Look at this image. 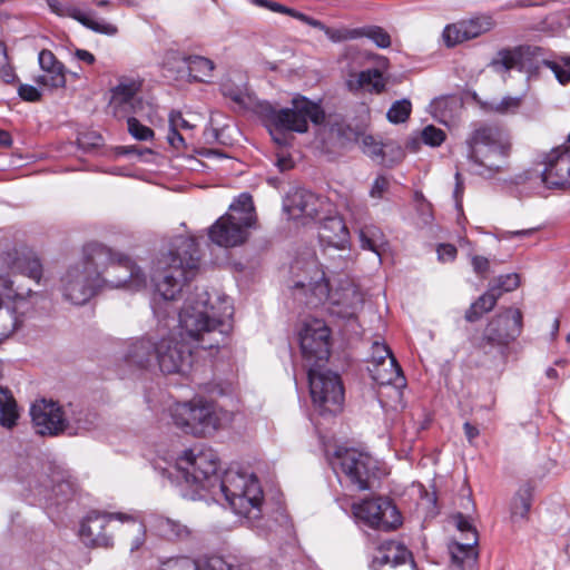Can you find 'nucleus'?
<instances>
[{"label": "nucleus", "mask_w": 570, "mask_h": 570, "mask_svg": "<svg viewBox=\"0 0 570 570\" xmlns=\"http://www.w3.org/2000/svg\"><path fill=\"white\" fill-rule=\"evenodd\" d=\"M478 543V538L472 534V538H466L465 542H454L450 547L451 558L456 564H462L466 558H475L476 553L474 547Z\"/></svg>", "instance_id": "41"}, {"label": "nucleus", "mask_w": 570, "mask_h": 570, "mask_svg": "<svg viewBox=\"0 0 570 570\" xmlns=\"http://www.w3.org/2000/svg\"><path fill=\"white\" fill-rule=\"evenodd\" d=\"M209 498L216 502L224 499L236 514L249 520L262 514L263 491L254 474L228 469Z\"/></svg>", "instance_id": "7"}, {"label": "nucleus", "mask_w": 570, "mask_h": 570, "mask_svg": "<svg viewBox=\"0 0 570 570\" xmlns=\"http://www.w3.org/2000/svg\"><path fill=\"white\" fill-rule=\"evenodd\" d=\"M500 293H495V288H490L481 295L466 311L465 320L468 322L478 321L484 313L490 312L497 304Z\"/></svg>", "instance_id": "35"}, {"label": "nucleus", "mask_w": 570, "mask_h": 570, "mask_svg": "<svg viewBox=\"0 0 570 570\" xmlns=\"http://www.w3.org/2000/svg\"><path fill=\"white\" fill-rule=\"evenodd\" d=\"M455 523L458 530L465 534V539L472 538V534H474L478 538L476 530L474 529L470 520L465 518L462 513H458L455 515Z\"/></svg>", "instance_id": "57"}, {"label": "nucleus", "mask_w": 570, "mask_h": 570, "mask_svg": "<svg viewBox=\"0 0 570 570\" xmlns=\"http://www.w3.org/2000/svg\"><path fill=\"white\" fill-rule=\"evenodd\" d=\"M41 264L37 258L20 257L16 250L0 254V336L4 341L23 323L27 298L32 291L22 284L24 277L40 281Z\"/></svg>", "instance_id": "2"}, {"label": "nucleus", "mask_w": 570, "mask_h": 570, "mask_svg": "<svg viewBox=\"0 0 570 570\" xmlns=\"http://www.w3.org/2000/svg\"><path fill=\"white\" fill-rule=\"evenodd\" d=\"M99 279L85 246L82 258L69 265L61 275L59 291L65 301L83 305L101 289Z\"/></svg>", "instance_id": "15"}, {"label": "nucleus", "mask_w": 570, "mask_h": 570, "mask_svg": "<svg viewBox=\"0 0 570 570\" xmlns=\"http://www.w3.org/2000/svg\"><path fill=\"white\" fill-rule=\"evenodd\" d=\"M160 570H196V559L189 557H171L159 559Z\"/></svg>", "instance_id": "46"}, {"label": "nucleus", "mask_w": 570, "mask_h": 570, "mask_svg": "<svg viewBox=\"0 0 570 570\" xmlns=\"http://www.w3.org/2000/svg\"><path fill=\"white\" fill-rule=\"evenodd\" d=\"M169 128L179 131L180 129H191L193 125L186 120L179 111H171L169 115Z\"/></svg>", "instance_id": "59"}, {"label": "nucleus", "mask_w": 570, "mask_h": 570, "mask_svg": "<svg viewBox=\"0 0 570 570\" xmlns=\"http://www.w3.org/2000/svg\"><path fill=\"white\" fill-rule=\"evenodd\" d=\"M75 56L79 60H81V61H83V62H86L88 65H92L95 62V56L91 52L87 51V50L77 49L76 52H75Z\"/></svg>", "instance_id": "64"}, {"label": "nucleus", "mask_w": 570, "mask_h": 570, "mask_svg": "<svg viewBox=\"0 0 570 570\" xmlns=\"http://www.w3.org/2000/svg\"><path fill=\"white\" fill-rule=\"evenodd\" d=\"M549 68L553 70L556 77L561 83L570 81V57L562 60V65L551 62Z\"/></svg>", "instance_id": "54"}, {"label": "nucleus", "mask_w": 570, "mask_h": 570, "mask_svg": "<svg viewBox=\"0 0 570 570\" xmlns=\"http://www.w3.org/2000/svg\"><path fill=\"white\" fill-rule=\"evenodd\" d=\"M354 517L366 525L379 530H393L401 524V514L386 498L366 499L353 503Z\"/></svg>", "instance_id": "19"}, {"label": "nucleus", "mask_w": 570, "mask_h": 570, "mask_svg": "<svg viewBox=\"0 0 570 570\" xmlns=\"http://www.w3.org/2000/svg\"><path fill=\"white\" fill-rule=\"evenodd\" d=\"M233 305L227 296L196 286L178 314L179 331L158 341L156 361L165 374L189 372L193 348H218L230 331Z\"/></svg>", "instance_id": "1"}, {"label": "nucleus", "mask_w": 570, "mask_h": 570, "mask_svg": "<svg viewBox=\"0 0 570 570\" xmlns=\"http://www.w3.org/2000/svg\"><path fill=\"white\" fill-rule=\"evenodd\" d=\"M367 368L371 377L379 385H393L395 389H401L405 385V380L396 358L385 360L384 364L372 365Z\"/></svg>", "instance_id": "31"}, {"label": "nucleus", "mask_w": 570, "mask_h": 570, "mask_svg": "<svg viewBox=\"0 0 570 570\" xmlns=\"http://www.w3.org/2000/svg\"><path fill=\"white\" fill-rule=\"evenodd\" d=\"M55 482V485H52L50 490L47 487H38L36 494L43 498L46 501H55L56 504H60L73 493V487L69 481L57 480Z\"/></svg>", "instance_id": "37"}, {"label": "nucleus", "mask_w": 570, "mask_h": 570, "mask_svg": "<svg viewBox=\"0 0 570 570\" xmlns=\"http://www.w3.org/2000/svg\"><path fill=\"white\" fill-rule=\"evenodd\" d=\"M395 358L385 343L374 342L372 345V356L370 365H381L385 363V360Z\"/></svg>", "instance_id": "51"}, {"label": "nucleus", "mask_w": 570, "mask_h": 570, "mask_svg": "<svg viewBox=\"0 0 570 570\" xmlns=\"http://www.w3.org/2000/svg\"><path fill=\"white\" fill-rule=\"evenodd\" d=\"M89 262L94 264L101 289L127 288L139 291L147 286V276L127 255L101 244L87 245Z\"/></svg>", "instance_id": "5"}, {"label": "nucleus", "mask_w": 570, "mask_h": 570, "mask_svg": "<svg viewBox=\"0 0 570 570\" xmlns=\"http://www.w3.org/2000/svg\"><path fill=\"white\" fill-rule=\"evenodd\" d=\"M111 520L121 523L118 531L129 542L130 551L134 552L142 547L146 539V524L137 515L122 512L100 513L90 512L80 524L79 535L87 546L111 547L112 538L105 532Z\"/></svg>", "instance_id": "8"}, {"label": "nucleus", "mask_w": 570, "mask_h": 570, "mask_svg": "<svg viewBox=\"0 0 570 570\" xmlns=\"http://www.w3.org/2000/svg\"><path fill=\"white\" fill-rule=\"evenodd\" d=\"M175 521L176 520L174 519L166 518L159 514H150L148 518V524L150 530L158 537H161L169 541L170 538L173 537Z\"/></svg>", "instance_id": "42"}, {"label": "nucleus", "mask_w": 570, "mask_h": 570, "mask_svg": "<svg viewBox=\"0 0 570 570\" xmlns=\"http://www.w3.org/2000/svg\"><path fill=\"white\" fill-rule=\"evenodd\" d=\"M540 178L549 189H563L570 186V148L559 147L547 154Z\"/></svg>", "instance_id": "22"}, {"label": "nucleus", "mask_w": 570, "mask_h": 570, "mask_svg": "<svg viewBox=\"0 0 570 570\" xmlns=\"http://www.w3.org/2000/svg\"><path fill=\"white\" fill-rule=\"evenodd\" d=\"M327 205L326 199L316 194L298 188L289 193L284 202V209L292 219L317 217Z\"/></svg>", "instance_id": "23"}, {"label": "nucleus", "mask_w": 570, "mask_h": 570, "mask_svg": "<svg viewBox=\"0 0 570 570\" xmlns=\"http://www.w3.org/2000/svg\"><path fill=\"white\" fill-rule=\"evenodd\" d=\"M411 552L400 542L387 541L383 543L372 561V568L379 570L383 566L396 567L411 559Z\"/></svg>", "instance_id": "30"}, {"label": "nucleus", "mask_w": 570, "mask_h": 570, "mask_svg": "<svg viewBox=\"0 0 570 570\" xmlns=\"http://www.w3.org/2000/svg\"><path fill=\"white\" fill-rule=\"evenodd\" d=\"M345 86L351 92L381 94L385 90L382 70L389 67L387 58L351 47L345 52Z\"/></svg>", "instance_id": "10"}, {"label": "nucleus", "mask_w": 570, "mask_h": 570, "mask_svg": "<svg viewBox=\"0 0 570 570\" xmlns=\"http://www.w3.org/2000/svg\"><path fill=\"white\" fill-rule=\"evenodd\" d=\"M193 537V531L186 524L175 521L170 541H187Z\"/></svg>", "instance_id": "58"}, {"label": "nucleus", "mask_w": 570, "mask_h": 570, "mask_svg": "<svg viewBox=\"0 0 570 570\" xmlns=\"http://www.w3.org/2000/svg\"><path fill=\"white\" fill-rule=\"evenodd\" d=\"M522 97H503L501 100H494L485 105V109L500 115L514 114L521 106Z\"/></svg>", "instance_id": "43"}, {"label": "nucleus", "mask_w": 570, "mask_h": 570, "mask_svg": "<svg viewBox=\"0 0 570 570\" xmlns=\"http://www.w3.org/2000/svg\"><path fill=\"white\" fill-rule=\"evenodd\" d=\"M32 424L37 434L56 436L65 433L68 417L62 407L53 401H36L30 409Z\"/></svg>", "instance_id": "20"}, {"label": "nucleus", "mask_w": 570, "mask_h": 570, "mask_svg": "<svg viewBox=\"0 0 570 570\" xmlns=\"http://www.w3.org/2000/svg\"><path fill=\"white\" fill-rule=\"evenodd\" d=\"M157 348L158 342H155L149 337L136 338L128 344L125 353V360L131 365L140 368H147L154 363V361H156Z\"/></svg>", "instance_id": "29"}, {"label": "nucleus", "mask_w": 570, "mask_h": 570, "mask_svg": "<svg viewBox=\"0 0 570 570\" xmlns=\"http://www.w3.org/2000/svg\"><path fill=\"white\" fill-rule=\"evenodd\" d=\"M38 61L42 75L36 78L37 83L50 89L63 88L66 86V68L50 50H41Z\"/></svg>", "instance_id": "27"}, {"label": "nucleus", "mask_w": 570, "mask_h": 570, "mask_svg": "<svg viewBox=\"0 0 570 570\" xmlns=\"http://www.w3.org/2000/svg\"><path fill=\"white\" fill-rule=\"evenodd\" d=\"M294 291L296 296L299 293L305 295V303L311 306L328 302L331 313L342 318L355 316L363 305V294L353 281L344 277L337 279L334 285L325 278V273L318 269L307 282H295Z\"/></svg>", "instance_id": "4"}, {"label": "nucleus", "mask_w": 570, "mask_h": 570, "mask_svg": "<svg viewBox=\"0 0 570 570\" xmlns=\"http://www.w3.org/2000/svg\"><path fill=\"white\" fill-rule=\"evenodd\" d=\"M421 139L425 145L438 147L444 141L445 132L433 125H429L421 131Z\"/></svg>", "instance_id": "50"}, {"label": "nucleus", "mask_w": 570, "mask_h": 570, "mask_svg": "<svg viewBox=\"0 0 570 570\" xmlns=\"http://www.w3.org/2000/svg\"><path fill=\"white\" fill-rule=\"evenodd\" d=\"M521 311L507 308L488 323L476 346L484 354H490L495 350L499 354L504 355L507 347L521 334Z\"/></svg>", "instance_id": "16"}, {"label": "nucleus", "mask_w": 570, "mask_h": 570, "mask_svg": "<svg viewBox=\"0 0 570 570\" xmlns=\"http://www.w3.org/2000/svg\"><path fill=\"white\" fill-rule=\"evenodd\" d=\"M330 464L340 481L344 478L356 491L372 489L380 474L377 461L354 448L338 446L331 455Z\"/></svg>", "instance_id": "14"}, {"label": "nucleus", "mask_w": 570, "mask_h": 570, "mask_svg": "<svg viewBox=\"0 0 570 570\" xmlns=\"http://www.w3.org/2000/svg\"><path fill=\"white\" fill-rule=\"evenodd\" d=\"M299 345L304 366H325L330 356V328L322 320L304 323L299 332Z\"/></svg>", "instance_id": "18"}, {"label": "nucleus", "mask_w": 570, "mask_h": 570, "mask_svg": "<svg viewBox=\"0 0 570 570\" xmlns=\"http://www.w3.org/2000/svg\"><path fill=\"white\" fill-rule=\"evenodd\" d=\"M18 94L21 99L29 102L39 101L41 98V92L36 87L26 83L19 86Z\"/></svg>", "instance_id": "55"}, {"label": "nucleus", "mask_w": 570, "mask_h": 570, "mask_svg": "<svg viewBox=\"0 0 570 570\" xmlns=\"http://www.w3.org/2000/svg\"><path fill=\"white\" fill-rule=\"evenodd\" d=\"M167 140L175 149H183L186 147L185 137L177 130L169 128Z\"/></svg>", "instance_id": "61"}, {"label": "nucleus", "mask_w": 570, "mask_h": 570, "mask_svg": "<svg viewBox=\"0 0 570 570\" xmlns=\"http://www.w3.org/2000/svg\"><path fill=\"white\" fill-rule=\"evenodd\" d=\"M14 77L13 69L9 63L7 47L0 41V78L9 83L14 80Z\"/></svg>", "instance_id": "52"}, {"label": "nucleus", "mask_w": 570, "mask_h": 570, "mask_svg": "<svg viewBox=\"0 0 570 570\" xmlns=\"http://www.w3.org/2000/svg\"><path fill=\"white\" fill-rule=\"evenodd\" d=\"M97 421L96 413L80 411L72 419H68V426L65 432L72 435L90 431L97 426Z\"/></svg>", "instance_id": "40"}, {"label": "nucleus", "mask_w": 570, "mask_h": 570, "mask_svg": "<svg viewBox=\"0 0 570 570\" xmlns=\"http://www.w3.org/2000/svg\"><path fill=\"white\" fill-rule=\"evenodd\" d=\"M46 2L53 13L61 17H70L97 33L115 36L118 31L115 24L104 19H96L91 13H85L78 8L63 3L60 0H46Z\"/></svg>", "instance_id": "26"}, {"label": "nucleus", "mask_w": 570, "mask_h": 570, "mask_svg": "<svg viewBox=\"0 0 570 570\" xmlns=\"http://www.w3.org/2000/svg\"><path fill=\"white\" fill-rule=\"evenodd\" d=\"M324 118L322 108L303 96L293 98L291 107L281 109L269 107L265 114L266 127L273 140L279 146L289 144L287 132H306L308 121L320 125Z\"/></svg>", "instance_id": "9"}, {"label": "nucleus", "mask_w": 570, "mask_h": 570, "mask_svg": "<svg viewBox=\"0 0 570 570\" xmlns=\"http://www.w3.org/2000/svg\"><path fill=\"white\" fill-rule=\"evenodd\" d=\"M220 91L224 97L229 98L239 108H246L252 101L247 87L238 85L230 79L222 83Z\"/></svg>", "instance_id": "39"}, {"label": "nucleus", "mask_w": 570, "mask_h": 570, "mask_svg": "<svg viewBox=\"0 0 570 570\" xmlns=\"http://www.w3.org/2000/svg\"><path fill=\"white\" fill-rule=\"evenodd\" d=\"M493 21L490 17H476L449 24L443 30V39L448 47L474 39L491 30Z\"/></svg>", "instance_id": "25"}, {"label": "nucleus", "mask_w": 570, "mask_h": 570, "mask_svg": "<svg viewBox=\"0 0 570 570\" xmlns=\"http://www.w3.org/2000/svg\"><path fill=\"white\" fill-rule=\"evenodd\" d=\"M389 147L390 145H383L381 141H377L373 136H364L362 138L363 153L374 160L384 161L385 149Z\"/></svg>", "instance_id": "45"}, {"label": "nucleus", "mask_w": 570, "mask_h": 570, "mask_svg": "<svg viewBox=\"0 0 570 570\" xmlns=\"http://www.w3.org/2000/svg\"><path fill=\"white\" fill-rule=\"evenodd\" d=\"M501 63L504 69L518 68L527 73L538 72L541 66L549 67V61L540 47H521L514 51L501 53Z\"/></svg>", "instance_id": "24"}, {"label": "nucleus", "mask_w": 570, "mask_h": 570, "mask_svg": "<svg viewBox=\"0 0 570 570\" xmlns=\"http://www.w3.org/2000/svg\"><path fill=\"white\" fill-rule=\"evenodd\" d=\"M293 17H295V18H297V19H299L301 21H303V22H305V23H307L308 26H312V27H314V28H317V29H325L324 24H323L321 21L315 20V19H313V18H311V17H307V16H305V14L301 13V12H296V11H295V12H294V14H293Z\"/></svg>", "instance_id": "63"}, {"label": "nucleus", "mask_w": 570, "mask_h": 570, "mask_svg": "<svg viewBox=\"0 0 570 570\" xmlns=\"http://www.w3.org/2000/svg\"><path fill=\"white\" fill-rule=\"evenodd\" d=\"M348 236V229L341 217H326L320 226L318 237L325 249L346 252Z\"/></svg>", "instance_id": "28"}, {"label": "nucleus", "mask_w": 570, "mask_h": 570, "mask_svg": "<svg viewBox=\"0 0 570 570\" xmlns=\"http://www.w3.org/2000/svg\"><path fill=\"white\" fill-rule=\"evenodd\" d=\"M306 370L314 405L322 414L340 412L344 401V387L340 376L324 370V366H309Z\"/></svg>", "instance_id": "17"}, {"label": "nucleus", "mask_w": 570, "mask_h": 570, "mask_svg": "<svg viewBox=\"0 0 570 570\" xmlns=\"http://www.w3.org/2000/svg\"><path fill=\"white\" fill-rule=\"evenodd\" d=\"M535 232L534 228L520 229V230H507L503 232L502 237L504 239H512L514 237H528Z\"/></svg>", "instance_id": "62"}, {"label": "nucleus", "mask_w": 570, "mask_h": 570, "mask_svg": "<svg viewBox=\"0 0 570 570\" xmlns=\"http://www.w3.org/2000/svg\"><path fill=\"white\" fill-rule=\"evenodd\" d=\"M531 508V491L528 488L520 489L511 502V520L518 523L528 518Z\"/></svg>", "instance_id": "38"}, {"label": "nucleus", "mask_w": 570, "mask_h": 570, "mask_svg": "<svg viewBox=\"0 0 570 570\" xmlns=\"http://www.w3.org/2000/svg\"><path fill=\"white\" fill-rule=\"evenodd\" d=\"M169 412L178 429L195 436L213 434L228 419L226 411L204 397L175 403L170 406Z\"/></svg>", "instance_id": "11"}, {"label": "nucleus", "mask_w": 570, "mask_h": 570, "mask_svg": "<svg viewBox=\"0 0 570 570\" xmlns=\"http://www.w3.org/2000/svg\"><path fill=\"white\" fill-rule=\"evenodd\" d=\"M129 134L137 140L147 141L154 138V131L149 127L140 124L132 115L127 117Z\"/></svg>", "instance_id": "48"}, {"label": "nucleus", "mask_w": 570, "mask_h": 570, "mask_svg": "<svg viewBox=\"0 0 570 570\" xmlns=\"http://www.w3.org/2000/svg\"><path fill=\"white\" fill-rule=\"evenodd\" d=\"M468 158L472 163V171L485 178L505 169L511 151L510 136L501 128L482 126L473 130L469 139Z\"/></svg>", "instance_id": "6"}, {"label": "nucleus", "mask_w": 570, "mask_h": 570, "mask_svg": "<svg viewBox=\"0 0 570 570\" xmlns=\"http://www.w3.org/2000/svg\"><path fill=\"white\" fill-rule=\"evenodd\" d=\"M255 224V212L252 196L242 194L228 212L219 217L209 228L208 235L213 243L222 247L242 245L248 237V228Z\"/></svg>", "instance_id": "13"}, {"label": "nucleus", "mask_w": 570, "mask_h": 570, "mask_svg": "<svg viewBox=\"0 0 570 570\" xmlns=\"http://www.w3.org/2000/svg\"><path fill=\"white\" fill-rule=\"evenodd\" d=\"M187 70L188 81L208 82L215 68L214 62L203 56H187L183 58Z\"/></svg>", "instance_id": "32"}, {"label": "nucleus", "mask_w": 570, "mask_h": 570, "mask_svg": "<svg viewBox=\"0 0 570 570\" xmlns=\"http://www.w3.org/2000/svg\"><path fill=\"white\" fill-rule=\"evenodd\" d=\"M196 570H250L247 564L234 563L222 556H203L196 559Z\"/></svg>", "instance_id": "36"}, {"label": "nucleus", "mask_w": 570, "mask_h": 570, "mask_svg": "<svg viewBox=\"0 0 570 570\" xmlns=\"http://www.w3.org/2000/svg\"><path fill=\"white\" fill-rule=\"evenodd\" d=\"M412 105L407 99L396 100L387 110L386 117L392 124H402L407 120L411 115Z\"/></svg>", "instance_id": "44"}, {"label": "nucleus", "mask_w": 570, "mask_h": 570, "mask_svg": "<svg viewBox=\"0 0 570 570\" xmlns=\"http://www.w3.org/2000/svg\"><path fill=\"white\" fill-rule=\"evenodd\" d=\"M140 89L141 82L132 78H121L111 89L109 108L116 118L122 119L141 114L144 101L138 97Z\"/></svg>", "instance_id": "21"}, {"label": "nucleus", "mask_w": 570, "mask_h": 570, "mask_svg": "<svg viewBox=\"0 0 570 570\" xmlns=\"http://www.w3.org/2000/svg\"><path fill=\"white\" fill-rule=\"evenodd\" d=\"M199 250L193 237L177 236L168 252L157 259L151 281L165 301H173L199 266Z\"/></svg>", "instance_id": "3"}, {"label": "nucleus", "mask_w": 570, "mask_h": 570, "mask_svg": "<svg viewBox=\"0 0 570 570\" xmlns=\"http://www.w3.org/2000/svg\"><path fill=\"white\" fill-rule=\"evenodd\" d=\"M471 264L474 273L480 277H485V275L490 272V261L484 256H472Z\"/></svg>", "instance_id": "56"}, {"label": "nucleus", "mask_w": 570, "mask_h": 570, "mask_svg": "<svg viewBox=\"0 0 570 570\" xmlns=\"http://www.w3.org/2000/svg\"><path fill=\"white\" fill-rule=\"evenodd\" d=\"M360 246L362 249L373 252L381 261L382 253L386 245L383 232L374 225H365L358 230Z\"/></svg>", "instance_id": "33"}, {"label": "nucleus", "mask_w": 570, "mask_h": 570, "mask_svg": "<svg viewBox=\"0 0 570 570\" xmlns=\"http://www.w3.org/2000/svg\"><path fill=\"white\" fill-rule=\"evenodd\" d=\"M390 188V181L385 176H377L370 189V197L376 200L384 198Z\"/></svg>", "instance_id": "53"}, {"label": "nucleus", "mask_w": 570, "mask_h": 570, "mask_svg": "<svg viewBox=\"0 0 570 570\" xmlns=\"http://www.w3.org/2000/svg\"><path fill=\"white\" fill-rule=\"evenodd\" d=\"M520 285V276L517 273L501 275L492 281L490 288H495L500 296L505 292H512Z\"/></svg>", "instance_id": "47"}, {"label": "nucleus", "mask_w": 570, "mask_h": 570, "mask_svg": "<svg viewBox=\"0 0 570 570\" xmlns=\"http://www.w3.org/2000/svg\"><path fill=\"white\" fill-rule=\"evenodd\" d=\"M176 465L185 481L194 488L193 500L210 497L220 481L217 475L218 456L212 449L195 446L186 450L177 459Z\"/></svg>", "instance_id": "12"}, {"label": "nucleus", "mask_w": 570, "mask_h": 570, "mask_svg": "<svg viewBox=\"0 0 570 570\" xmlns=\"http://www.w3.org/2000/svg\"><path fill=\"white\" fill-rule=\"evenodd\" d=\"M18 419V405L11 391L0 386V425L11 429L17 424Z\"/></svg>", "instance_id": "34"}, {"label": "nucleus", "mask_w": 570, "mask_h": 570, "mask_svg": "<svg viewBox=\"0 0 570 570\" xmlns=\"http://www.w3.org/2000/svg\"><path fill=\"white\" fill-rule=\"evenodd\" d=\"M362 35L372 40L379 48L391 46L390 35L381 27H368L362 30Z\"/></svg>", "instance_id": "49"}, {"label": "nucleus", "mask_w": 570, "mask_h": 570, "mask_svg": "<svg viewBox=\"0 0 570 570\" xmlns=\"http://www.w3.org/2000/svg\"><path fill=\"white\" fill-rule=\"evenodd\" d=\"M456 256V248L451 244H441L438 247V257L441 262H451Z\"/></svg>", "instance_id": "60"}]
</instances>
